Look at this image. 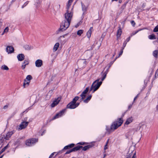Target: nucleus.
<instances>
[{"label":"nucleus","mask_w":158,"mask_h":158,"mask_svg":"<svg viewBox=\"0 0 158 158\" xmlns=\"http://www.w3.org/2000/svg\"><path fill=\"white\" fill-rule=\"evenodd\" d=\"M73 0H69L67 6V12L65 14L66 20L62 22L58 29V31H63L66 30L69 26L70 22L73 16L72 10L73 7L71 6V3Z\"/></svg>","instance_id":"nucleus-1"},{"label":"nucleus","mask_w":158,"mask_h":158,"mask_svg":"<svg viewBox=\"0 0 158 158\" xmlns=\"http://www.w3.org/2000/svg\"><path fill=\"white\" fill-rule=\"evenodd\" d=\"M123 123V118H118L110 126V128H109L108 126H106V130L109 133H110L112 130L114 131L120 126Z\"/></svg>","instance_id":"nucleus-2"},{"label":"nucleus","mask_w":158,"mask_h":158,"mask_svg":"<svg viewBox=\"0 0 158 158\" xmlns=\"http://www.w3.org/2000/svg\"><path fill=\"white\" fill-rule=\"evenodd\" d=\"M79 99L78 96L75 97L73 100L72 101L70 102L67 106L68 109H75L79 105V103H76V101Z\"/></svg>","instance_id":"nucleus-3"},{"label":"nucleus","mask_w":158,"mask_h":158,"mask_svg":"<svg viewBox=\"0 0 158 158\" xmlns=\"http://www.w3.org/2000/svg\"><path fill=\"white\" fill-rule=\"evenodd\" d=\"M98 81L99 80H98L93 83L90 88V91L93 90L94 92L98 89L102 84V81L98 82Z\"/></svg>","instance_id":"nucleus-4"},{"label":"nucleus","mask_w":158,"mask_h":158,"mask_svg":"<svg viewBox=\"0 0 158 158\" xmlns=\"http://www.w3.org/2000/svg\"><path fill=\"white\" fill-rule=\"evenodd\" d=\"M38 139H31L27 140L26 141V144L28 146H31L34 144V143L38 141Z\"/></svg>","instance_id":"nucleus-5"},{"label":"nucleus","mask_w":158,"mask_h":158,"mask_svg":"<svg viewBox=\"0 0 158 158\" xmlns=\"http://www.w3.org/2000/svg\"><path fill=\"white\" fill-rule=\"evenodd\" d=\"M82 148V146L77 145V146L73 148L72 149L68 150L65 153V155L69 154L70 153L77 151L80 150L81 148Z\"/></svg>","instance_id":"nucleus-6"},{"label":"nucleus","mask_w":158,"mask_h":158,"mask_svg":"<svg viewBox=\"0 0 158 158\" xmlns=\"http://www.w3.org/2000/svg\"><path fill=\"white\" fill-rule=\"evenodd\" d=\"M29 122H28L23 121L21 123L18 127L19 130H20L25 128L28 124Z\"/></svg>","instance_id":"nucleus-7"},{"label":"nucleus","mask_w":158,"mask_h":158,"mask_svg":"<svg viewBox=\"0 0 158 158\" xmlns=\"http://www.w3.org/2000/svg\"><path fill=\"white\" fill-rule=\"evenodd\" d=\"M132 151H130L129 150L128 155H127L126 158H135L136 156V152L135 151L134 153L132 155Z\"/></svg>","instance_id":"nucleus-8"},{"label":"nucleus","mask_w":158,"mask_h":158,"mask_svg":"<svg viewBox=\"0 0 158 158\" xmlns=\"http://www.w3.org/2000/svg\"><path fill=\"white\" fill-rule=\"evenodd\" d=\"M66 109H63L62 110L60 111L59 113H57L56 115L54 116L52 119L54 120L56 118H58L59 117H60L65 112V110Z\"/></svg>","instance_id":"nucleus-9"},{"label":"nucleus","mask_w":158,"mask_h":158,"mask_svg":"<svg viewBox=\"0 0 158 158\" xmlns=\"http://www.w3.org/2000/svg\"><path fill=\"white\" fill-rule=\"evenodd\" d=\"M60 99V98H58L55 100L51 104V107H54L55 106H56L59 103Z\"/></svg>","instance_id":"nucleus-10"},{"label":"nucleus","mask_w":158,"mask_h":158,"mask_svg":"<svg viewBox=\"0 0 158 158\" xmlns=\"http://www.w3.org/2000/svg\"><path fill=\"white\" fill-rule=\"evenodd\" d=\"M15 131H11L8 132L6 135L4 139L6 140H8L11 136L14 133Z\"/></svg>","instance_id":"nucleus-11"},{"label":"nucleus","mask_w":158,"mask_h":158,"mask_svg":"<svg viewBox=\"0 0 158 158\" xmlns=\"http://www.w3.org/2000/svg\"><path fill=\"white\" fill-rule=\"evenodd\" d=\"M14 48L11 46H8L6 48V51L8 53H11L14 51Z\"/></svg>","instance_id":"nucleus-12"},{"label":"nucleus","mask_w":158,"mask_h":158,"mask_svg":"<svg viewBox=\"0 0 158 158\" xmlns=\"http://www.w3.org/2000/svg\"><path fill=\"white\" fill-rule=\"evenodd\" d=\"M43 64L42 61L40 59L37 60L35 62V65L37 67H41Z\"/></svg>","instance_id":"nucleus-13"},{"label":"nucleus","mask_w":158,"mask_h":158,"mask_svg":"<svg viewBox=\"0 0 158 158\" xmlns=\"http://www.w3.org/2000/svg\"><path fill=\"white\" fill-rule=\"evenodd\" d=\"M89 90V88L87 87L86 88V89L84 91H83L81 94V98L82 99H83L85 98L86 94L88 92Z\"/></svg>","instance_id":"nucleus-14"},{"label":"nucleus","mask_w":158,"mask_h":158,"mask_svg":"<svg viewBox=\"0 0 158 158\" xmlns=\"http://www.w3.org/2000/svg\"><path fill=\"white\" fill-rule=\"evenodd\" d=\"M36 97L35 96H31L30 99V102L31 105H33L36 102Z\"/></svg>","instance_id":"nucleus-15"},{"label":"nucleus","mask_w":158,"mask_h":158,"mask_svg":"<svg viewBox=\"0 0 158 158\" xmlns=\"http://www.w3.org/2000/svg\"><path fill=\"white\" fill-rule=\"evenodd\" d=\"M94 146L93 144H89L87 146H85L84 147L81 148H82V150L84 151H86L89 149V148L92 147Z\"/></svg>","instance_id":"nucleus-16"},{"label":"nucleus","mask_w":158,"mask_h":158,"mask_svg":"<svg viewBox=\"0 0 158 158\" xmlns=\"http://www.w3.org/2000/svg\"><path fill=\"white\" fill-rule=\"evenodd\" d=\"M17 58L19 61H21L24 59V56L23 54H20L17 56Z\"/></svg>","instance_id":"nucleus-17"},{"label":"nucleus","mask_w":158,"mask_h":158,"mask_svg":"<svg viewBox=\"0 0 158 158\" xmlns=\"http://www.w3.org/2000/svg\"><path fill=\"white\" fill-rule=\"evenodd\" d=\"M75 145V144L74 143H71V144H69L68 145H67V146H65L64 147L63 150L68 149H69L71 148H73V147H74Z\"/></svg>","instance_id":"nucleus-18"},{"label":"nucleus","mask_w":158,"mask_h":158,"mask_svg":"<svg viewBox=\"0 0 158 158\" xmlns=\"http://www.w3.org/2000/svg\"><path fill=\"white\" fill-rule=\"evenodd\" d=\"M93 31L92 27H91L88 31L87 33V36L88 38H89L91 36L92 32Z\"/></svg>","instance_id":"nucleus-19"},{"label":"nucleus","mask_w":158,"mask_h":158,"mask_svg":"<svg viewBox=\"0 0 158 158\" xmlns=\"http://www.w3.org/2000/svg\"><path fill=\"white\" fill-rule=\"evenodd\" d=\"M81 6L82 10L83 11V13L85 11L87 8L88 6V5H85L84 3H81Z\"/></svg>","instance_id":"nucleus-20"},{"label":"nucleus","mask_w":158,"mask_h":158,"mask_svg":"<svg viewBox=\"0 0 158 158\" xmlns=\"http://www.w3.org/2000/svg\"><path fill=\"white\" fill-rule=\"evenodd\" d=\"M133 119L132 117L129 118L127 119L125 123L124 124L128 125L132 122Z\"/></svg>","instance_id":"nucleus-21"},{"label":"nucleus","mask_w":158,"mask_h":158,"mask_svg":"<svg viewBox=\"0 0 158 158\" xmlns=\"http://www.w3.org/2000/svg\"><path fill=\"white\" fill-rule=\"evenodd\" d=\"M101 46V44L100 43L97 42L96 44L94 47L92 46V48H94L95 50L98 49Z\"/></svg>","instance_id":"nucleus-22"},{"label":"nucleus","mask_w":158,"mask_h":158,"mask_svg":"<svg viewBox=\"0 0 158 158\" xmlns=\"http://www.w3.org/2000/svg\"><path fill=\"white\" fill-rule=\"evenodd\" d=\"M59 46V44L58 43H56L54 45L53 48V51L54 52L56 51L58 49Z\"/></svg>","instance_id":"nucleus-23"},{"label":"nucleus","mask_w":158,"mask_h":158,"mask_svg":"<svg viewBox=\"0 0 158 158\" xmlns=\"http://www.w3.org/2000/svg\"><path fill=\"white\" fill-rule=\"evenodd\" d=\"M122 33V31L121 28L119 27V29H118L117 33V37H119L120 36Z\"/></svg>","instance_id":"nucleus-24"},{"label":"nucleus","mask_w":158,"mask_h":158,"mask_svg":"<svg viewBox=\"0 0 158 158\" xmlns=\"http://www.w3.org/2000/svg\"><path fill=\"white\" fill-rule=\"evenodd\" d=\"M92 97V96L90 95L87 98L84 100V102L85 103H87L90 100Z\"/></svg>","instance_id":"nucleus-25"},{"label":"nucleus","mask_w":158,"mask_h":158,"mask_svg":"<svg viewBox=\"0 0 158 158\" xmlns=\"http://www.w3.org/2000/svg\"><path fill=\"white\" fill-rule=\"evenodd\" d=\"M30 82V81H28L26 80V79H25L24 80V81L23 85V86L25 88V87L26 85H29V83Z\"/></svg>","instance_id":"nucleus-26"},{"label":"nucleus","mask_w":158,"mask_h":158,"mask_svg":"<svg viewBox=\"0 0 158 158\" xmlns=\"http://www.w3.org/2000/svg\"><path fill=\"white\" fill-rule=\"evenodd\" d=\"M1 69H2L8 70H9V68L6 65H3L1 67Z\"/></svg>","instance_id":"nucleus-27"},{"label":"nucleus","mask_w":158,"mask_h":158,"mask_svg":"<svg viewBox=\"0 0 158 158\" xmlns=\"http://www.w3.org/2000/svg\"><path fill=\"white\" fill-rule=\"evenodd\" d=\"M83 32V30H80L77 31V34L79 36H80V35H81V34H82Z\"/></svg>","instance_id":"nucleus-28"},{"label":"nucleus","mask_w":158,"mask_h":158,"mask_svg":"<svg viewBox=\"0 0 158 158\" xmlns=\"http://www.w3.org/2000/svg\"><path fill=\"white\" fill-rule=\"evenodd\" d=\"M158 54V51L155 50L153 52V55L155 57H157Z\"/></svg>","instance_id":"nucleus-29"},{"label":"nucleus","mask_w":158,"mask_h":158,"mask_svg":"<svg viewBox=\"0 0 158 158\" xmlns=\"http://www.w3.org/2000/svg\"><path fill=\"white\" fill-rule=\"evenodd\" d=\"M149 38L150 39H155L156 38L155 35L154 34L150 35L149 36Z\"/></svg>","instance_id":"nucleus-30"},{"label":"nucleus","mask_w":158,"mask_h":158,"mask_svg":"<svg viewBox=\"0 0 158 158\" xmlns=\"http://www.w3.org/2000/svg\"><path fill=\"white\" fill-rule=\"evenodd\" d=\"M32 78V77L31 75H29L25 79H26V80L28 81H30V80Z\"/></svg>","instance_id":"nucleus-31"},{"label":"nucleus","mask_w":158,"mask_h":158,"mask_svg":"<svg viewBox=\"0 0 158 158\" xmlns=\"http://www.w3.org/2000/svg\"><path fill=\"white\" fill-rule=\"evenodd\" d=\"M9 28L8 27H6L3 31V32L2 34V35L4 33H6L8 31Z\"/></svg>","instance_id":"nucleus-32"},{"label":"nucleus","mask_w":158,"mask_h":158,"mask_svg":"<svg viewBox=\"0 0 158 158\" xmlns=\"http://www.w3.org/2000/svg\"><path fill=\"white\" fill-rule=\"evenodd\" d=\"M9 147V144H7L6 146H5L3 148L2 150L4 152L6 149L8 148Z\"/></svg>","instance_id":"nucleus-33"},{"label":"nucleus","mask_w":158,"mask_h":158,"mask_svg":"<svg viewBox=\"0 0 158 158\" xmlns=\"http://www.w3.org/2000/svg\"><path fill=\"white\" fill-rule=\"evenodd\" d=\"M154 32L158 31V25L156 26L153 30Z\"/></svg>","instance_id":"nucleus-34"},{"label":"nucleus","mask_w":158,"mask_h":158,"mask_svg":"<svg viewBox=\"0 0 158 158\" xmlns=\"http://www.w3.org/2000/svg\"><path fill=\"white\" fill-rule=\"evenodd\" d=\"M56 152H54L52 153L51 155L49 156V158H54L55 157H53V155H54V154H55Z\"/></svg>","instance_id":"nucleus-35"},{"label":"nucleus","mask_w":158,"mask_h":158,"mask_svg":"<svg viewBox=\"0 0 158 158\" xmlns=\"http://www.w3.org/2000/svg\"><path fill=\"white\" fill-rule=\"evenodd\" d=\"M29 61L27 60H25L24 62L23 63L26 65H27L29 64Z\"/></svg>","instance_id":"nucleus-36"},{"label":"nucleus","mask_w":158,"mask_h":158,"mask_svg":"<svg viewBox=\"0 0 158 158\" xmlns=\"http://www.w3.org/2000/svg\"><path fill=\"white\" fill-rule=\"evenodd\" d=\"M85 144V142H80L77 143V144H79L81 145H84Z\"/></svg>","instance_id":"nucleus-37"},{"label":"nucleus","mask_w":158,"mask_h":158,"mask_svg":"<svg viewBox=\"0 0 158 158\" xmlns=\"http://www.w3.org/2000/svg\"><path fill=\"white\" fill-rule=\"evenodd\" d=\"M108 148V145L107 144H106L104 146V150H105L106 149H107Z\"/></svg>","instance_id":"nucleus-38"},{"label":"nucleus","mask_w":158,"mask_h":158,"mask_svg":"<svg viewBox=\"0 0 158 158\" xmlns=\"http://www.w3.org/2000/svg\"><path fill=\"white\" fill-rule=\"evenodd\" d=\"M26 65L25 64H24L23 63V65H22V67L23 69H24L25 68Z\"/></svg>","instance_id":"nucleus-39"},{"label":"nucleus","mask_w":158,"mask_h":158,"mask_svg":"<svg viewBox=\"0 0 158 158\" xmlns=\"http://www.w3.org/2000/svg\"><path fill=\"white\" fill-rule=\"evenodd\" d=\"M106 74L102 78L101 80L102 81H103L104 79L105 78H106Z\"/></svg>","instance_id":"nucleus-40"},{"label":"nucleus","mask_w":158,"mask_h":158,"mask_svg":"<svg viewBox=\"0 0 158 158\" xmlns=\"http://www.w3.org/2000/svg\"><path fill=\"white\" fill-rule=\"evenodd\" d=\"M131 23L132 24H133V25L134 26L135 24V23L134 22V21H131Z\"/></svg>","instance_id":"nucleus-41"},{"label":"nucleus","mask_w":158,"mask_h":158,"mask_svg":"<svg viewBox=\"0 0 158 158\" xmlns=\"http://www.w3.org/2000/svg\"><path fill=\"white\" fill-rule=\"evenodd\" d=\"M123 50H122L120 52V53H119V56H120L121 55L122 53H123Z\"/></svg>","instance_id":"nucleus-42"},{"label":"nucleus","mask_w":158,"mask_h":158,"mask_svg":"<svg viewBox=\"0 0 158 158\" xmlns=\"http://www.w3.org/2000/svg\"><path fill=\"white\" fill-rule=\"evenodd\" d=\"M8 107V106L7 105H5V106H4V108H7Z\"/></svg>","instance_id":"nucleus-43"},{"label":"nucleus","mask_w":158,"mask_h":158,"mask_svg":"<svg viewBox=\"0 0 158 158\" xmlns=\"http://www.w3.org/2000/svg\"><path fill=\"white\" fill-rule=\"evenodd\" d=\"M109 139H108L107 141L106 142V144H107V145H108V142H109Z\"/></svg>","instance_id":"nucleus-44"},{"label":"nucleus","mask_w":158,"mask_h":158,"mask_svg":"<svg viewBox=\"0 0 158 158\" xmlns=\"http://www.w3.org/2000/svg\"><path fill=\"white\" fill-rule=\"evenodd\" d=\"M106 154H104L103 155V158H105L106 157Z\"/></svg>","instance_id":"nucleus-45"},{"label":"nucleus","mask_w":158,"mask_h":158,"mask_svg":"<svg viewBox=\"0 0 158 158\" xmlns=\"http://www.w3.org/2000/svg\"><path fill=\"white\" fill-rule=\"evenodd\" d=\"M3 152V151H2V150H1L0 152V155Z\"/></svg>","instance_id":"nucleus-46"},{"label":"nucleus","mask_w":158,"mask_h":158,"mask_svg":"<svg viewBox=\"0 0 158 158\" xmlns=\"http://www.w3.org/2000/svg\"><path fill=\"white\" fill-rule=\"evenodd\" d=\"M141 127V126H139V129L137 128V129L138 130H139L140 129V128Z\"/></svg>","instance_id":"nucleus-47"},{"label":"nucleus","mask_w":158,"mask_h":158,"mask_svg":"<svg viewBox=\"0 0 158 158\" xmlns=\"http://www.w3.org/2000/svg\"><path fill=\"white\" fill-rule=\"evenodd\" d=\"M4 156V155H2L0 157V158H2L3 156Z\"/></svg>","instance_id":"nucleus-48"},{"label":"nucleus","mask_w":158,"mask_h":158,"mask_svg":"<svg viewBox=\"0 0 158 158\" xmlns=\"http://www.w3.org/2000/svg\"><path fill=\"white\" fill-rule=\"evenodd\" d=\"M137 98V97H135V98H134V100H135Z\"/></svg>","instance_id":"nucleus-49"},{"label":"nucleus","mask_w":158,"mask_h":158,"mask_svg":"<svg viewBox=\"0 0 158 158\" xmlns=\"http://www.w3.org/2000/svg\"><path fill=\"white\" fill-rule=\"evenodd\" d=\"M138 31H136V32H135V34H136V33H137L138 32Z\"/></svg>","instance_id":"nucleus-50"},{"label":"nucleus","mask_w":158,"mask_h":158,"mask_svg":"<svg viewBox=\"0 0 158 158\" xmlns=\"http://www.w3.org/2000/svg\"><path fill=\"white\" fill-rule=\"evenodd\" d=\"M26 111V112H27V111L26 110V111H24L23 112V113H24Z\"/></svg>","instance_id":"nucleus-51"},{"label":"nucleus","mask_w":158,"mask_h":158,"mask_svg":"<svg viewBox=\"0 0 158 158\" xmlns=\"http://www.w3.org/2000/svg\"><path fill=\"white\" fill-rule=\"evenodd\" d=\"M118 0H112V1H117Z\"/></svg>","instance_id":"nucleus-52"},{"label":"nucleus","mask_w":158,"mask_h":158,"mask_svg":"<svg viewBox=\"0 0 158 158\" xmlns=\"http://www.w3.org/2000/svg\"><path fill=\"white\" fill-rule=\"evenodd\" d=\"M44 132H43V133L42 134V135H43V134L44 133Z\"/></svg>","instance_id":"nucleus-53"},{"label":"nucleus","mask_w":158,"mask_h":158,"mask_svg":"<svg viewBox=\"0 0 158 158\" xmlns=\"http://www.w3.org/2000/svg\"><path fill=\"white\" fill-rule=\"evenodd\" d=\"M157 110H158V109H157Z\"/></svg>","instance_id":"nucleus-54"}]
</instances>
